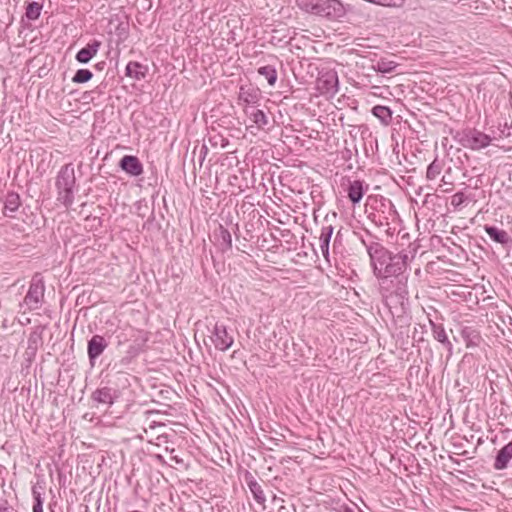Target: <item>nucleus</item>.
I'll return each instance as SVG.
<instances>
[{
	"instance_id": "f257e3e1",
	"label": "nucleus",
	"mask_w": 512,
	"mask_h": 512,
	"mask_svg": "<svg viewBox=\"0 0 512 512\" xmlns=\"http://www.w3.org/2000/svg\"><path fill=\"white\" fill-rule=\"evenodd\" d=\"M369 257L378 280L406 272L408 268L409 256L405 251L393 254L383 245H370Z\"/></svg>"
},
{
	"instance_id": "f03ea898",
	"label": "nucleus",
	"mask_w": 512,
	"mask_h": 512,
	"mask_svg": "<svg viewBox=\"0 0 512 512\" xmlns=\"http://www.w3.org/2000/svg\"><path fill=\"white\" fill-rule=\"evenodd\" d=\"M296 4L302 11L330 22H342L353 8L340 0H296Z\"/></svg>"
},
{
	"instance_id": "7ed1b4c3",
	"label": "nucleus",
	"mask_w": 512,
	"mask_h": 512,
	"mask_svg": "<svg viewBox=\"0 0 512 512\" xmlns=\"http://www.w3.org/2000/svg\"><path fill=\"white\" fill-rule=\"evenodd\" d=\"M408 277L406 272L394 275L392 277L379 280V292L384 304L392 310L398 306H404L408 300Z\"/></svg>"
},
{
	"instance_id": "20e7f679",
	"label": "nucleus",
	"mask_w": 512,
	"mask_h": 512,
	"mask_svg": "<svg viewBox=\"0 0 512 512\" xmlns=\"http://www.w3.org/2000/svg\"><path fill=\"white\" fill-rule=\"evenodd\" d=\"M55 187L57 190V200L66 208L71 207L74 203L76 187L75 170L71 163L61 167L56 177Z\"/></svg>"
},
{
	"instance_id": "39448f33",
	"label": "nucleus",
	"mask_w": 512,
	"mask_h": 512,
	"mask_svg": "<svg viewBox=\"0 0 512 512\" xmlns=\"http://www.w3.org/2000/svg\"><path fill=\"white\" fill-rule=\"evenodd\" d=\"M132 332L130 341L132 342L125 355L119 360L116 365L120 367H127L136 357L145 350L146 344L149 341L150 333L143 329L134 328L130 330Z\"/></svg>"
},
{
	"instance_id": "423d86ee",
	"label": "nucleus",
	"mask_w": 512,
	"mask_h": 512,
	"mask_svg": "<svg viewBox=\"0 0 512 512\" xmlns=\"http://www.w3.org/2000/svg\"><path fill=\"white\" fill-rule=\"evenodd\" d=\"M44 292L45 284L43 277L39 273H36L30 281L28 291L23 300L29 310H37L41 307Z\"/></svg>"
},
{
	"instance_id": "0eeeda50",
	"label": "nucleus",
	"mask_w": 512,
	"mask_h": 512,
	"mask_svg": "<svg viewBox=\"0 0 512 512\" xmlns=\"http://www.w3.org/2000/svg\"><path fill=\"white\" fill-rule=\"evenodd\" d=\"M338 74L333 69L319 72L316 79V89L321 95L334 96L338 92Z\"/></svg>"
},
{
	"instance_id": "6e6552de",
	"label": "nucleus",
	"mask_w": 512,
	"mask_h": 512,
	"mask_svg": "<svg viewBox=\"0 0 512 512\" xmlns=\"http://www.w3.org/2000/svg\"><path fill=\"white\" fill-rule=\"evenodd\" d=\"M337 219V213L332 212L331 214H327L324 218L320 235H319V246L323 257L328 260L329 257V246L330 241L334 232V227L332 222Z\"/></svg>"
},
{
	"instance_id": "1a4fd4ad",
	"label": "nucleus",
	"mask_w": 512,
	"mask_h": 512,
	"mask_svg": "<svg viewBox=\"0 0 512 512\" xmlns=\"http://www.w3.org/2000/svg\"><path fill=\"white\" fill-rule=\"evenodd\" d=\"M210 338L214 347L220 351L228 350L234 343L233 335L228 332L227 327L218 322L213 325L212 335Z\"/></svg>"
},
{
	"instance_id": "9d476101",
	"label": "nucleus",
	"mask_w": 512,
	"mask_h": 512,
	"mask_svg": "<svg viewBox=\"0 0 512 512\" xmlns=\"http://www.w3.org/2000/svg\"><path fill=\"white\" fill-rule=\"evenodd\" d=\"M492 138L476 129L470 130L464 134L462 144L464 147L472 150H479L490 145Z\"/></svg>"
},
{
	"instance_id": "9b49d317",
	"label": "nucleus",
	"mask_w": 512,
	"mask_h": 512,
	"mask_svg": "<svg viewBox=\"0 0 512 512\" xmlns=\"http://www.w3.org/2000/svg\"><path fill=\"white\" fill-rule=\"evenodd\" d=\"M108 345V341L100 334H95L88 340L87 355L91 366H94L95 361L103 354Z\"/></svg>"
},
{
	"instance_id": "f8f14e48",
	"label": "nucleus",
	"mask_w": 512,
	"mask_h": 512,
	"mask_svg": "<svg viewBox=\"0 0 512 512\" xmlns=\"http://www.w3.org/2000/svg\"><path fill=\"white\" fill-rule=\"evenodd\" d=\"M118 397V390L109 386L99 387L91 394V400L94 403L108 407L112 406Z\"/></svg>"
},
{
	"instance_id": "ddd939ff",
	"label": "nucleus",
	"mask_w": 512,
	"mask_h": 512,
	"mask_svg": "<svg viewBox=\"0 0 512 512\" xmlns=\"http://www.w3.org/2000/svg\"><path fill=\"white\" fill-rule=\"evenodd\" d=\"M129 27L128 16L125 12L119 11L108 18L105 28L106 32H127Z\"/></svg>"
},
{
	"instance_id": "4468645a",
	"label": "nucleus",
	"mask_w": 512,
	"mask_h": 512,
	"mask_svg": "<svg viewBox=\"0 0 512 512\" xmlns=\"http://www.w3.org/2000/svg\"><path fill=\"white\" fill-rule=\"evenodd\" d=\"M107 324L111 326V328L107 330V333H111L115 336L116 345L118 347L123 346L130 341L132 332L128 330H134V327L128 324L122 326L119 324L114 325L111 320L107 321Z\"/></svg>"
},
{
	"instance_id": "2eb2a0df",
	"label": "nucleus",
	"mask_w": 512,
	"mask_h": 512,
	"mask_svg": "<svg viewBox=\"0 0 512 512\" xmlns=\"http://www.w3.org/2000/svg\"><path fill=\"white\" fill-rule=\"evenodd\" d=\"M119 167L132 177H138L143 173V165L134 155H124L120 159Z\"/></svg>"
},
{
	"instance_id": "dca6fc26",
	"label": "nucleus",
	"mask_w": 512,
	"mask_h": 512,
	"mask_svg": "<svg viewBox=\"0 0 512 512\" xmlns=\"http://www.w3.org/2000/svg\"><path fill=\"white\" fill-rule=\"evenodd\" d=\"M483 228L493 242L500 244L504 248L512 246V237L505 230L493 225H485Z\"/></svg>"
},
{
	"instance_id": "f3484780",
	"label": "nucleus",
	"mask_w": 512,
	"mask_h": 512,
	"mask_svg": "<svg viewBox=\"0 0 512 512\" xmlns=\"http://www.w3.org/2000/svg\"><path fill=\"white\" fill-rule=\"evenodd\" d=\"M42 345H43V331L40 328H36L30 333V335L28 337L27 348L25 351V355L27 356V359L31 360V359L35 358V356L38 352V349L40 347H42Z\"/></svg>"
},
{
	"instance_id": "a211bd4d",
	"label": "nucleus",
	"mask_w": 512,
	"mask_h": 512,
	"mask_svg": "<svg viewBox=\"0 0 512 512\" xmlns=\"http://www.w3.org/2000/svg\"><path fill=\"white\" fill-rule=\"evenodd\" d=\"M245 482L253 495L254 500L265 508L266 503V495L261 484L255 479V477L250 473L246 472L245 474Z\"/></svg>"
},
{
	"instance_id": "6ab92c4d",
	"label": "nucleus",
	"mask_w": 512,
	"mask_h": 512,
	"mask_svg": "<svg viewBox=\"0 0 512 512\" xmlns=\"http://www.w3.org/2000/svg\"><path fill=\"white\" fill-rule=\"evenodd\" d=\"M101 42L92 40L85 47L81 48L75 55V59L80 64H87L97 54Z\"/></svg>"
},
{
	"instance_id": "aec40b11",
	"label": "nucleus",
	"mask_w": 512,
	"mask_h": 512,
	"mask_svg": "<svg viewBox=\"0 0 512 512\" xmlns=\"http://www.w3.org/2000/svg\"><path fill=\"white\" fill-rule=\"evenodd\" d=\"M149 71L147 65L137 61H130L125 67V75L133 80L140 81L145 79Z\"/></svg>"
},
{
	"instance_id": "412c9836",
	"label": "nucleus",
	"mask_w": 512,
	"mask_h": 512,
	"mask_svg": "<svg viewBox=\"0 0 512 512\" xmlns=\"http://www.w3.org/2000/svg\"><path fill=\"white\" fill-rule=\"evenodd\" d=\"M432 335L435 340L441 343L448 351V356L450 357L453 354V345L451 341L448 339L445 328L442 324H436L430 320Z\"/></svg>"
},
{
	"instance_id": "4be33fe9",
	"label": "nucleus",
	"mask_w": 512,
	"mask_h": 512,
	"mask_svg": "<svg viewBox=\"0 0 512 512\" xmlns=\"http://www.w3.org/2000/svg\"><path fill=\"white\" fill-rule=\"evenodd\" d=\"M367 187L364 188V182L361 180L349 181L347 188V196L353 205L360 203L362 200Z\"/></svg>"
},
{
	"instance_id": "5701e85b",
	"label": "nucleus",
	"mask_w": 512,
	"mask_h": 512,
	"mask_svg": "<svg viewBox=\"0 0 512 512\" xmlns=\"http://www.w3.org/2000/svg\"><path fill=\"white\" fill-rule=\"evenodd\" d=\"M460 335L467 348L478 347L482 341L480 332L473 327L465 326L461 328Z\"/></svg>"
},
{
	"instance_id": "b1692460",
	"label": "nucleus",
	"mask_w": 512,
	"mask_h": 512,
	"mask_svg": "<svg viewBox=\"0 0 512 512\" xmlns=\"http://www.w3.org/2000/svg\"><path fill=\"white\" fill-rule=\"evenodd\" d=\"M21 205V199L18 193L8 192L4 200L3 214L6 217L13 218L14 213L19 209Z\"/></svg>"
},
{
	"instance_id": "393cba45",
	"label": "nucleus",
	"mask_w": 512,
	"mask_h": 512,
	"mask_svg": "<svg viewBox=\"0 0 512 512\" xmlns=\"http://www.w3.org/2000/svg\"><path fill=\"white\" fill-rule=\"evenodd\" d=\"M512 459V441L504 445L497 453L494 462V469L503 470L507 468Z\"/></svg>"
},
{
	"instance_id": "a878e982",
	"label": "nucleus",
	"mask_w": 512,
	"mask_h": 512,
	"mask_svg": "<svg viewBox=\"0 0 512 512\" xmlns=\"http://www.w3.org/2000/svg\"><path fill=\"white\" fill-rule=\"evenodd\" d=\"M260 92L252 86L242 85L239 89L238 99L247 105L256 104L259 101Z\"/></svg>"
},
{
	"instance_id": "bb28decb",
	"label": "nucleus",
	"mask_w": 512,
	"mask_h": 512,
	"mask_svg": "<svg viewBox=\"0 0 512 512\" xmlns=\"http://www.w3.org/2000/svg\"><path fill=\"white\" fill-rule=\"evenodd\" d=\"M245 112L258 129H263L268 124V117L263 110L251 106Z\"/></svg>"
},
{
	"instance_id": "cd10ccee",
	"label": "nucleus",
	"mask_w": 512,
	"mask_h": 512,
	"mask_svg": "<svg viewBox=\"0 0 512 512\" xmlns=\"http://www.w3.org/2000/svg\"><path fill=\"white\" fill-rule=\"evenodd\" d=\"M214 236L217 239L223 251L232 248V236L228 229H226L222 225H219L218 229L215 230L214 232Z\"/></svg>"
},
{
	"instance_id": "c85d7f7f",
	"label": "nucleus",
	"mask_w": 512,
	"mask_h": 512,
	"mask_svg": "<svg viewBox=\"0 0 512 512\" xmlns=\"http://www.w3.org/2000/svg\"><path fill=\"white\" fill-rule=\"evenodd\" d=\"M372 114L383 124H389L392 120V111L387 106L376 105L372 108Z\"/></svg>"
},
{
	"instance_id": "c756f323",
	"label": "nucleus",
	"mask_w": 512,
	"mask_h": 512,
	"mask_svg": "<svg viewBox=\"0 0 512 512\" xmlns=\"http://www.w3.org/2000/svg\"><path fill=\"white\" fill-rule=\"evenodd\" d=\"M258 74L263 76L270 86H274L277 81V70L273 65L261 66L257 70Z\"/></svg>"
},
{
	"instance_id": "7c9ffc66",
	"label": "nucleus",
	"mask_w": 512,
	"mask_h": 512,
	"mask_svg": "<svg viewBox=\"0 0 512 512\" xmlns=\"http://www.w3.org/2000/svg\"><path fill=\"white\" fill-rule=\"evenodd\" d=\"M396 67L397 63L386 59H380L376 64L372 66L373 70L382 74L391 73L395 70Z\"/></svg>"
},
{
	"instance_id": "2f4dec72",
	"label": "nucleus",
	"mask_w": 512,
	"mask_h": 512,
	"mask_svg": "<svg viewBox=\"0 0 512 512\" xmlns=\"http://www.w3.org/2000/svg\"><path fill=\"white\" fill-rule=\"evenodd\" d=\"M42 8L43 5L41 3L36 1L30 2L26 7L25 16L29 20H36L39 18Z\"/></svg>"
},
{
	"instance_id": "473e14b6",
	"label": "nucleus",
	"mask_w": 512,
	"mask_h": 512,
	"mask_svg": "<svg viewBox=\"0 0 512 512\" xmlns=\"http://www.w3.org/2000/svg\"><path fill=\"white\" fill-rule=\"evenodd\" d=\"M442 171V163L436 158L427 167L426 178L428 180H435Z\"/></svg>"
},
{
	"instance_id": "72a5a7b5",
	"label": "nucleus",
	"mask_w": 512,
	"mask_h": 512,
	"mask_svg": "<svg viewBox=\"0 0 512 512\" xmlns=\"http://www.w3.org/2000/svg\"><path fill=\"white\" fill-rule=\"evenodd\" d=\"M39 489H42V487L33 486L32 487V495H33V512H43V502L44 499L42 497V493Z\"/></svg>"
},
{
	"instance_id": "f704fd0d",
	"label": "nucleus",
	"mask_w": 512,
	"mask_h": 512,
	"mask_svg": "<svg viewBox=\"0 0 512 512\" xmlns=\"http://www.w3.org/2000/svg\"><path fill=\"white\" fill-rule=\"evenodd\" d=\"M469 200L470 198L463 191H458L451 197V206L454 210H460Z\"/></svg>"
},
{
	"instance_id": "c9c22d12",
	"label": "nucleus",
	"mask_w": 512,
	"mask_h": 512,
	"mask_svg": "<svg viewBox=\"0 0 512 512\" xmlns=\"http://www.w3.org/2000/svg\"><path fill=\"white\" fill-rule=\"evenodd\" d=\"M92 77L93 73L89 69H78L72 77V82L84 84L90 81Z\"/></svg>"
},
{
	"instance_id": "e433bc0d",
	"label": "nucleus",
	"mask_w": 512,
	"mask_h": 512,
	"mask_svg": "<svg viewBox=\"0 0 512 512\" xmlns=\"http://www.w3.org/2000/svg\"><path fill=\"white\" fill-rule=\"evenodd\" d=\"M292 40H293V38L292 37L287 38V35H285L284 37H276L273 35L270 39V43L277 47H285L286 45H289L290 47H292L293 46ZM290 51H292V48H290Z\"/></svg>"
},
{
	"instance_id": "4c0bfd02",
	"label": "nucleus",
	"mask_w": 512,
	"mask_h": 512,
	"mask_svg": "<svg viewBox=\"0 0 512 512\" xmlns=\"http://www.w3.org/2000/svg\"><path fill=\"white\" fill-rule=\"evenodd\" d=\"M362 243L365 246L367 253L369 254L370 245H382L380 242L375 241L372 236L370 235L369 239L362 238Z\"/></svg>"
},
{
	"instance_id": "58836bf2",
	"label": "nucleus",
	"mask_w": 512,
	"mask_h": 512,
	"mask_svg": "<svg viewBox=\"0 0 512 512\" xmlns=\"http://www.w3.org/2000/svg\"><path fill=\"white\" fill-rule=\"evenodd\" d=\"M512 127H508L507 123L504 124V128L501 130L500 137H507L510 135V129Z\"/></svg>"
},
{
	"instance_id": "ea45409f",
	"label": "nucleus",
	"mask_w": 512,
	"mask_h": 512,
	"mask_svg": "<svg viewBox=\"0 0 512 512\" xmlns=\"http://www.w3.org/2000/svg\"><path fill=\"white\" fill-rule=\"evenodd\" d=\"M294 511L295 510L293 507H288V506H285L282 504L279 505L278 510H277V512H294Z\"/></svg>"
},
{
	"instance_id": "a19ab883",
	"label": "nucleus",
	"mask_w": 512,
	"mask_h": 512,
	"mask_svg": "<svg viewBox=\"0 0 512 512\" xmlns=\"http://www.w3.org/2000/svg\"><path fill=\"white\" fill-rule=\"evenodd\" d=\"M340 243V231L336 234L333 240V248H336L337 244Z\"/></svg>"
},
{
	"instance_id": "79ce46f5",
	"label": "nucleus",
	"mask_w": 512,
	"mask_h": 512,
	"mask_svg": "<svg viewBox=\"0 0 512 512\" xmlns=\"http://www.w3.org/2000/svg\"><path fill=\"white\" fill-rule=\"evenodd\" d=\"M283 502H284V501H283V499L278 498V497H276V496H274V497H273V503H274L275 505H278V504L283 503Z\"/></svg>"
},
{
	"instance_id": "37998d69",
	"label": "nucleus",
	"mask_w": 512,
	"mask_h": 512,
	"mask_svg": "<svg viewBox=\"0 0 512 512\" xmlns=\"http://www.w3.org/2000/svg\"><path fill=\"white\" fill-rule=\"evenodd\" d=\"M207 150H208V149H207V147H206L205 145H203V146L201 147V151H200V152H201L202 154L206 155ZM204 157H205V156H203V157H202L201 161L204 159Z\"/></svg>"
},
{
	"instance_id": "c03bdc74",
	"label": "nucleus",
	"mask_w": 512,
	"mask_h": 512,
	"mask_svg": "<svg viewBox=\"0 0 512 512\" xmlns=\"http://www.w3.org/2000/svg\"><path fill=\"white\" fill-rule=\"evenodd\" d=\"M509 96H510L509 101H510V105H511V108H512V89L509 92Z\"/></svg>"
},
{
	"instance_id": "a18cd8bd",
	"label": "nucleus",
	"mask_w": 512,
	"mask_h": 512,
	"mask_svg": "<svg viewBox=\"0 0 512 512\" xmlns=\"http://www.w3.org/2000/svg\"><path fill=\"white\" fill-rule=\"evenodd\" d=\"M173 460H175L176 463H181L182 460L179 459L177 456L173 457Z\"/></svg>"
},
{
	"instance_id": "49530a36",
	"label": "nucleus",
	"mask_w": 512,
	"mask_h": 512,
	"mask_svg": "<svg viewBox=\"0 0 512 512\" xmlns=\"http://www.w3.org/2000/svg\"><path fill=\"white\" fill-rule=\"evenodd\" d=\"M345 512H354L351 508H346Z\"/></svg>"
},
{
	"instance_id": "de8ad7c7",
	"label": "nucleus",
	"mask_w": 512,
	"mask_h": 512,
	"mask_svg": "<svg viewBox=\"0 0 512 512\" xmlns=\"http://www.w3.org/2000/svg\"><path fill=\"white\" fill-rule=\"evenodd\" d=\"M157 458L159 459V461H162L163 457L161 455H158Z\"/></svg>"
}]
</instances>
